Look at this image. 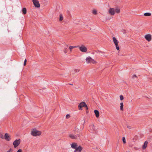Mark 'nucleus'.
Returning <instances> with one entry per match:
<instances>
[{
    "instance_id": "nucleus-21",
    "label": "nucleus",
    "mask_w": 152,
    "mask_h": 152,
    "mask_svg": "<svg viewBox=\"0 0 152 152\" xmlns=\"http://www.w3.org/2000/svg\"><path fill=\"white\" fill-rule=\"evenodd\" d=\"M63 17L62 14H61L60 15V18H59V21H61L63 20Z\"/></svg>"
},
{
    "instance_id": "nucleus-1",
    "label": "nucleus",
    "mask_w": 152,
    "mask_h": 152,
    "mask_svg": "<svg viewBox=\"0 0 152 152\" xmlns=\"http://www.w3.org/2000/svg\"><path fill=\"white\" fill-rule=\"evenodd\" d=\"M31 134L34 136H39L41 134V132L36 130L35 129H33L31 131Z\"/></svg>"
},
{
    "instance_id": "nucleus-5",
    "label": "nucleus",
    "mask_w": 152,
    "mask_h": 152,
    "mask_svg": "<svg viewBox=\"0 0 152 152\" xmlns=\"http://www.w3.org/2000/svg\"><path fill=\"white\" fill-rule=\"evenodd\" d=\"M20 139H17L14 141L13 144L15 148H16L20 145Z\"/></svg>"
},
{
    "instance_id": "nucleus-14",
    "label": "nucleus",
    "mask_w": 152,
    "mask_h": 152,
    "mask_svg": "<svg viewBox=\"0 0 152 152\" xmlns=\"http://www.w3.org/2000/svg\"><path fill=\"white\" fill-rule=\"evenodd\" d=\"M148 142L147 141H145L144 143V145H142V148L143 149H145L147 145L148 144Z\"/></svg>"
},
{
    "instance_id": "nucleus-15",
    "label": "nucleus",
    "mask_w": 152,
    "mask_h": 152,
    "mask_svg": "<svg viewBox=\"0 0 152 152\" xmlns=\"http://www.w3.org/2000/svg\"><path fill=\"white\" fill-rule=\"evenodd\" d=\"M94 112L97 118H98L99 116V111L96 110H95L94 111Z\"/></svg>"
},
{
    "instance_id": "nucleus-19",
    "label": "nucleus",
    "mask_w": 152,
    "mask_h": 152,
    "mask_svg": "<svg viewBox=\"0 0 152 152\" xmlns=\"http://www.w3.org/2000/svg\"><path fill=\"white\" fill-rule=\"evenodd\" d=\"M123 106L124 104L123 102L120 103V109L121 110H123Z\"/></svg>"
},
{
    "instance_id": "nucleus-24",
    "label": "nucleus",
    "mask_w": 152,
    "mask_h": 152,
    "mask_svg": "<svg viewBox=\"0 0 152 152\" xmlns=\"http://www.w3.org/2000/svg\"><path fill=\"white\" fill-rule=\"evenodd\" d=\"M122 140L124 144H125L126 143V139L125 137H123L122 138Z\"/></svg>"
},
{
    "instance_id": "nucleus-3",
    "label": "nucleus",
    "mask_w": 152,
    "mask_h": 152,
    "mask_svg": "<svg viewBox=\"0 0 152 152\" xmlns=\"http://www.w3.org/2000/svg\"><path fill=\"white\" fill-rule=\"evenodd\" d=\"M76 48H79L80 50L83 52H86L87 50V48L83 45H82L80 46H76Z\"/></svg>"
},
{
    "instance_id": "nucleus-9",
    "label": "nucleus",
    "mask_w": 152,
    "mask_h": 152,
    "mask_svg": "<svg viewBox=\"0 0 152 152\" xmlns=\"http://www.w3.org/2000/svg\"><path fill=\"white\" fill-rule=\"evenodd\" d=\"M109 12L111 15H113L115 14V9L114 8H110L109 10Z\"/></svg>"
},
{
    "instance_id": "nucleus-35",
    "label": "nucleus",
    "mask_w": 152,
    "mask_h": 152,
    "mask_svg": "<svg viewBox=\"0 0 152 152\" xmlns=\"http://www.w3.org/2000/svg\"><path fill=\"white\" fill-rule=\"evenodd\" d=\"M74 152H77V151H76V150H75L74 151Z\"/></svg>"
},
{
    "instance_id": "nucleus-27",
    "label": "nucleus",
    "mask_w": 152,
    "mask_h": 152,
    "mask_svg": "<svg viewBox=\"0 0 152 152\" xmlns=\"http://www.w3.org/2000/svg\"><path fill=\"white\" fill-rule=\"evenodd\" d=\"M0 137L2 139H4V135L2 134H0Z\"/></svg>"
},
{
    "instance_id": "nucleus-36",
    "label": "nucleus",
    "mask_w": 152,
    "mask_h": 152,
    "mask_svg": "<svg viewBox=\"0 0 152 152\" xmlns=\"http://www.w3.org/2000/svg\"><path fill=\"white\" fill-rule=\"evenodd\" d=\"M69 84L71 85H73V84Z\"/></svg>"
},
{
    "instance_id": "nucleus-30",
    "label": "nucleus",
    "mask_w": 152,
    "mask_h": 152,
    "mask_svg": "<svg viewBox=\"0 0 152 152\" xmlns=\"http://www.w3.org/2000/svg\"><path fill=\"white\" fill-rule=\"evenodd\" d=\"M76 72H79L80 71V69H76L74 70Z\"/></svg>"
},
{
    "instance_id": "nucleus-25",
    "label": "nucleus",
    "mask_w": 152,
    "mask_h": 152,
    "mask_svg": "<svg viewBox=\"0 0 152 152\" xmlns=\"http://www.w3.org/2000/svg\"><path fill=\"white\" fill-rule=\"evenodd\" d=\"M68 49L66 48H64V52L65 53H66L67 52Z\"/></svg>"
},
{
    "instance_id": "nucleus-33",
    "label": "nucleus",
    "mask_w": 152,
    "mask_h": 152,
    "mask_svg": "<svg viewBox=\"0 0 152 152\" xmlns=\"http://www.w3.org/2000/svg\"><path fill=\"white\" fill-rule=\"evenodd\" d=\"M17 152H22V150L21 149H19L17 151Z\"/></svg>"
},
{
    "instance_id": "nucleus-23",
    "label": "nucleus",
    "mask_w": 152,
    "mask_h": 152,
    "mask_svg": "<svg viewBox=\"0 0 152 152\" xmlns=\"http://www.w3.org/2000/svg\"><path fill=\"white\" fill-rule=\"evenodd\" d=\"M75 48H76V46H70L69 47V49L71 51L72 50Z\"/></svg>"
},
{
    "instance_id": "nucleus-11",
    "label": "nucleus",
    "mask_w": 152,
    "mask_h": 152,
    "mask_svg": "<svg viewBox=\"0 0 152 152\" xmlns=\"http://www.w3.org/2000/svg\"><path fill=\"white\" fill-rule=\"evenodd\" d=\"M145 37L148 41H150L151 39V35L150 34L146 35L145 36Z\"/></svg>"
},
{
    "instance_id": "nucleus-8",
    "label": "nucleus",
    "mask_w": 152,
    "mask_h": 152,
    "mask_svg": "<svg viewBox=\"0 0 152 152\" xmlns=\"http://www.w3.org/2000/svg\"><path fill=\"white\" fill-rule=\"evenodd\" d=\"M113 42L115 45L116 49L118 50H119V48L118 45V41L117 40L115 37H113Z\"/></svg>"
},
{
    "instance_id": "nucleus-18",
    "label": "nucleus",
    "mask_w": 152,
    "mask_h": 152,
    "mask_svg": "<svg viewBox=\"0 0 152 152\" xmlns=\"http://www.w3.org/2000/svg\"><path fill=\"white\" fill-rule=\"evenodd\" d=\"M22 12L24 15L26 13L27 10L26 8H23L22 9Z\"/></svg>"
},
{
    "instance_id": "nucleus-22",
    "label": "nucleus",
    "mask_w": 152,
    "mask_h": 152,
    "mask_svg": "<svg viewBox=\"0 0 152 152\" xmlns=\"http://www.w3.org/2000/svg\"><path fill=\"white\" fill-rule=\"evenodd\" d=\"M92 13L94 15H96L97 14V11L96 10H94L93 11Z\"/></svg>"
},
{
    "instance_id": "nucleus-7",
    "label": "nucleus",
    "mask_w": 152,
    "mask_h": 152,
    "mask_svg": "<svg viewBox=\"0 0 152 152\" xmlns=\"http://www.w3.org/2000/svg\"><path fill=\"white\" fill-rule=\"evenodd\" d=\"M32 2L35 7L37 8H39L40 7V4L37 0H32Z\"/></svg>"
},
{
    "instance_id": "nucleus-29",
    "label": "nucleus",
    "mask_w": 152,
    "mask_h": 152,
    "mask_svg": "<svg viewBox=\"0 0 152 152\" xmlns=\"http://www.w3.org/2000/svg\"><path fill=\"white\" fill-rule=\"evenodd\" d=\"M26 62H27V60L26 59H25L24 60V64H23L24 66H25L26 65Z\"/></svg>"
},
{
    "instance_id": "nucleus-12",
    "label": "nucleus",
    "mask_w": 152,
    "mask_h": 152,
    "mask_svg": "<svg viewBox=\"0 0 152 152\" xmlns=\"http://www.w3.org/2000/svg\"><path fill=\"white\" fill-rule=\"evenodd\" d=\"M90 131H95L96 132V129L95 128V126L94 124L91 125L90 126Z\"/></svg>"
},
{
    "instance_id": "nucleus-6",
    "label": "nucleus",
    "mask_w": 152,
    "mask_h": 152,
    "mask_svg": "<svg viewBox=\"0 0 152 152\" xmlns=\"http://www.w3.org/2000/svg\"><path fill=\"white\" fill-rule=\"evenodd\" d=\"M80 136V133H79L78 134H75V135H74L72 134H70L69 135V137L71 139H77V137H79Z\"/></svg>"
},
{
    "instance_id": "nucleus-26",
    "label": "nucleus",
    "mask_w": 152,
    "mask_h": 152,
    "mask_svg": "<svg viewBox=\"0 0 152 152\" xmlns=\"http://www.w3.org/2000/svg\"><path fill=\"white\" fill-rule=\"evenodd\" d=\"M120 99L121 100H123L124 99V97H123V96L122 95H121L120 96Z\"/></svg>"
},
{
    "instance_id": "nucleus-16",
    "label": "nucleus",
    "mask_w": 152,
    "mask_h": 152,
    "mask_svg": "<svg viewBox=\"0 0 152 152\" xmlns=\"http://www.w3.org/2000/svg\"><path fill=\"white\" fill-rule=\"evenodd\" d=\"M77 143H72L71 145V147L72 148L75 149L77 147Z\"/></svg>"
},
{
    "instance_id": "nucleus-32",
    "label": "nucleus",
    "mask_w": 152,
    "mask_h": 152,
    "mask_svg": "<svg viewBox=\"0 0 152 152\" xmlns=\"http://www.w3.org/2000/svg\"><path fill=\"white\" fill-rule=\"evenodd\" d=\"M13 151V150L12 148H10L9 150L7 151V152H12Z\"/></svg>"
},
{
    "instance_id": "nucleus-4",
    "label": "nucleus",
    "mask_w": 152,
    "mask_h": 152,
    "mask_svg": "<svg viewBox=\"0 0 152 152\" xmlns=\"http://www.w3.org/2000/svg\"><path fill=\"white\" fill-rule=\"evenodd\" d=\"M86 60L88 63H92L93 64H95L97 63L96 61H95L92 58L90 57H87Z\"/></svg>"
},
{
    "instance_id": "nucleus-20",
    "label": "nucleus",
    "mask_w": 152,
    "mask_h": 152,
    "mask_svg": "<svg viewBox=\"0 0 152 152\" xmlns=\"http://www.w3.org/2000/svg\"><path fill=\"white\" fill-rule=\"evenodd\" d=\"M144 15L145 16H150L151 15V14L150 13L146 12L144 14Z\"/></svg>"
},
{
    "instance_id": "nucleus-13",
    "label": "nucleus",
    "mask_w": 152,
    "mask_h": 152,
    "mask_svg": "<svg viewBox=\"0 0 152 152\" xmlns=\"http://www.w3.org/2000/svg\"><path fill=\"white\" fill-rule=\"evenodd\" d=\"M82 147L81 146H79L78 147H77L75 150L77 152H80L82 150Z\"/></svg>"
},
{
    "instance_id": "nucleus-17",
    "label": "nucleus",
    "mask_w": 152,
    "mask_h": 152,
    "mask_svg": "<svg viewBox=\"0 0 152 152\" xmlns=\"http://www.w3.org/2000/svg\"><path fill=\"white\" fill-rule=\"evenodd\" d=\"M115 12L117 13H119L120 12V9L119 7L116 8L115 10Z\"/></svg>"
},
{
    "instance_id": "nucleus-31",
    "label": "nucleus",
    "mask_w": 152,
    "mask_h": 152,
    "mask_svg": "<svg viewBox=\"0 0 152 152\" xmlns=\"http://www.w3.org/2000/svg\"><path fill=\"white\" fill-rule=\"evenodd\" d=\"M64 46L65 48H66L68 49V47H69V46L68 45L66 44Z\"/></svg>"
},
{
    "instance_id": "nucleus-34",
    "label": "nucleus",
    "mask_w": 152,
    "mask_h": 152,
    "mask_svg": "<svg viewBox=\"0 0 152 152\" xmlns=\"http://www.w3.org/2000/svg\"><path fill=\"white\" fill-rule=\"evenodd\" d=\"M134 77H137V76H136V75H133V77H132V78H134Z\"/></svg>"
},
{
    "instance_id": "nucleus-10",
    "label": "nucleus",
    "mask_w": 152,
    "mask_h": 152,
    "mask_svg": "<svg viewBox=\"0 0 152 152\" xmlns=\"http://www.w3.org/2000/svg\"><path fill=\"white\" fill-rule=\"evenodd\" d=\"M4 137V139L7 141H9L10 140V136L8 133L5 134Z\"/></svg>"
},
{
    "instance_id": "nucleus-2",
    "label": "nucleus",
    "mask_w": 152,
    "mask_h": 152,
    "mask_svg": "<svg viewBox=\"0 0 152 152\" xmlns=\"http://www.w3.org/2000/svg\"><path fill=\"white\" fill-rule=\"evenodd\" d=\"M86 107V110H88V107L87 104L85 102H82L79 104L78 107L79 110H82V107Z\"/></svg>"
},
{
    "instance_id": "nucleus-28",
    "label": "nucleus",
    "mask_w": 152,
    "mask_h": 152,
    "mask_svg": "<svg viewBox=\"0 0 152 152\" xmlns=\"http://www.w3.org/2000/svg\"><path fill=\"white\" fill-rule=\"evenodd\" d=\"M70 117V115L69 114H67L66 115V118L67 119L69 118Z\"/></svg>"
},
{
    "instance_id": "nucleus-37",
    "label": "nucleus",
    "mask_w": 152,
    "mask_h": 152,
    "mask_svg": "<svg viewBox=\"0 0 152 152\" xmlns=\"http://www.w3.org/2000/svg\"><path fill=\"white\" fill-rule=\"evenodd\" d=\"M67 12H69V11H67Z\"/></svg>"
}]
</instances>
